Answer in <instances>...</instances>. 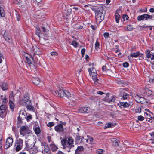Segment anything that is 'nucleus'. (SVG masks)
Instances as JSON below:
<instances>
[{
    "mask_svg": "<svg viewBox=\"0 0 154 154\" xmlns=\"http://www.w3.org/2000/svg\"><path fill=\"white\" fill-rule=\"evenodd\" d=\"M74 140L71 137H68L67 140L66 138L63 139L61 141L62 148L68 152H70L71 149L74 147Z\"/></svg>",
    "mask_w": 154,
    "mask_h": 154,
    "instance_id": "nucleus-1",
    "label": "nucleus"
},
{
    "mask_svg": "<svg viewBox=\"0 0 154 154\" xmlns=\"http://www.w3.org/2000/svg\"><path fill=\"white\" fill-rule=\"evenodd\" d=\"M105 7L100 6L95 12V19L97 23H100L104 19L105 15Z\"/></svg>",
    "mask_w": 154,
    "mask_h": 154,
    "instance_id": "nucleus-2",
    "label": "nucleus"
},
{
    "mask_svg": "<svg viewBox=\"0 0 154 154\" xmlns=\"http://www.w3.org/2000/svg\"><path fill=\"white\" fill-rule=\"evenodd\" d=\"M52 93L54 95L57 97H63L64 98H68L73 101L72 100L71 94L68 91L63 89H59L57 91H52Z\"/></svg>",
    "mask_w": 154,
    "mask_h": 154,
    "instance_id": "nucleus-3",
    "label": "nucleus"
},
{
    "mask_svg": "<svg viewBox=\"0 0 154 154\" xmlns=\"http://www.w3.org/2000/svg\"><path fill=\"white\" fill-rule=\"evenodd\" d=\"M26 140L25 142L26 147L25 149L27 151H32V152L33 154L34 152H33V150H30L32 149L33 147H34L35 143L33 139L29 138L28 137H26ZM37 150H35L34 153H35L37 152Z\"/></svg>",
    "mask_w": 154,
    "mask_h": 154,
    "instance_id": "nucleus-4",
    "label": "nucleus"
},
{
    "mask_svg": "<svg viewBox=\"0 0 154 154\" xmlns=\"http://www.w3.org/2000/svg\"><path fill=\"white\" fill-rule=\"evenodd\" d=\"M20 134L23 136H27V137H33L31 131L29 127L26 125L21 126L20 128Z\"/></svg>",
    "mask_w": 154,
    "mask_h": 154,
    "instance_id": "nucleus-5",
    "label": "nucleus"
},
{
    "mask_svg": "<svg viewBox=\"0 0 154 154\" xmlns=\"http://www.w3.org/2000/svg\"><path fill=\"white\" fill-rule=\"evenodd\" d=\"M128 90V89L127 88H120L119 89L120 95L122 97L121 98V99L127 100L129 98V94L127 93Z\"/></svg>",
    "mask_w": 154,
    "mask_h": 154,
    "instance_id": "nucleus-6",
    "label": "nucleus"
},
{
    "mask_svg": "<svg viewBox=\"0 0 154 154\" xmlns=\"http://www.w3.org/2000/svg\"><path fill=\"white\" fill-rule=\"evenodd\" d=\"M152 16L151 15L144 14L143 15L139 16L137 17V20L139 21H140L143 20H147L148 19H152Z\"/></svg>",
    "mask_w": 154,
    "mask_h": 154,
    "instance_id": "nucleus-7",
    "label": "nucleus"
},
{
    "mask_svg": "<svg viewBox=\"0 0 154 154\" xmlns=\"http://www.w3.org/2000/svg\"><path fill=\"white\" fill-rule=\"evenodd\" d=\"M30 101L29 100V97L28 94L26 93L23 96V97L22 98V100L20 101V103L21 104H26V103Z\"/></svg>",
    "mask_w": 154,
    "mask_h": 154,
    "instance_id": "nucleus-8",
    "label": "nucleus"
},
{
    "mask_svg": "<svg viewBox=\"0 0 154 154\" xmlns=\"http://www.w3.org/2000/svg\"><path fill=\"white\" fill-rule=\"evenodd\" d=\"M42 145L44 147V149L42 153L44 154H50L51 150L48 145L45 142L42 143Z\"/></svg>",
    "mask_w": 154,
    "mask_h": 154,
    "instance_id": "nucleus-9",
    "label": "nucleus"
},
{
    "mask_svg": "<svg viewBox=\"0 0 154 154\" xmlns=\"http://www.w3.org/2000/svg\"><path fill=\"white\" fill-rule=\"evenodd\" d=\"M6 108L7 106L5 105H2L0 106V116L1 117L3 118L6 116Z\"/></svg>",
    "mask_w": 154,
    "mask_h": 154,
    "instance_id": "nucleus-10",
    "label": "nucleus"
},
{
    "mask_svg": "<svg viewBox=\"0 0 154 154\" xmlns=\"http://www.w3.org/2000/svg\"><path fill=\"white\" fill-rule=\"evenodd\" d=\"M108 94H105V97L103 98V100L106 101L110 103L111 102H114L115 100V98L112 96L111 98H109Z\"/></svg>",
    "mask_w": 154,
    "mask_h": 154,
    "instance_id": "nucleus-11",
    "label": "nucleus"
},
{
    "mask_svg": "<svg viewBox=\"0 0 154 154\" xmlns=\"http://www.w3.org/2000/svg\"><path fill=\"white\" fill-rule=\"evenodd\" d=\"M54 129L55 131L58 132H63L64 131V128L63 125L60 124H59L55 126Z\"/></svg>",
    "mask_w": 154,
    "mask_h": 154,
    "instance_id": "nucleus-12",
    "label": "nucleus"
},
{
    "mask_svg": "<svg viewBox=\"0 0 154 154\" xmlns=\"http://www.w3.org/2000/svg\"><path fill=\"white\" fill-rule=\"evenodd\" d=\"M13 143V139L11 137L8 138L6 140V146L7 147L6 148H8L10 147L11 146H12Z\"/></svg>",
    "mask_w": 154,
    "mask_h": 154,
    "instance_id": "nucleus-13",
    "label": "nucleus"
},
{
    "mask_svg": "<svg viewBox=\"0 0 154 154\" xmlns=\"http://www.w3.org/2000/svg\"><path fill=\"white\" fill-rule=\"evenodd\" d=\"M26 112L23 110H21L19 113V116L23 119L24 120L26 118Z\"/></svg>",
    "mask_w": 154,
    "mask_h": 154,
    "instance_id": "nucleus-14",
    "label": "nucleus"
},
{
    "mask_svg": "<svg viewBox=\"0 0 154 154\" xmlns=\"http://www.w3.org/2000/svg\"><path fill=\"white\" fill-rule=\"evenodd\" d=\"M84 149V148L82 146H78L75 150V154H81L82 152Z\"/></svg>",
    "mask_w": 154,
    "mask_h": 154,
    "instance_id": "nucleus-15",
    "label": "nucleus"
},
{
    "mask_svg": "<svg viewBox=\"0 0 154 154\" xmlns=\"http://www.w3.org/2000/svg\"><path fill=\"white\" fill-rule=\"evenodd\" d=\"M130 55L131 57H142V58H143V57L142 56L143 54L140 53L139 51L137 52L136 53H131L130 54Z\"/></svg>",
    "mask_w": 154,
    "mask_h": 154,
    "instance_id": "nucleus-16",
    "label": "nucleus"
},
{
    "mask_svg": "<svg viewBox=\"0 0 154 154\" xmlns=\"http://www.w3.org/2000/svg\"><path fill=\"white\" fill-rule=\"evenodd\" d=\"M32 80L33 83L35 85H38L40 83V80L38 78L33 77L32 78Z\"/></svg>",
    "mask_w": 154,
    "mask_h": 154,
    "instance_id": "nucleus-17",
    "label": "nucleus"
},
{
    "mask_svg": "<svg viewBox=\"0 0 154 154\" xmlns=\"http://www.w3.org/2000/svg\"><path fill=\"white\" fill-rule=\"evenodd\" d=\"M88 109V108L87 107H80L79 109V112L82 113H86Z\"/></svg>",
    "mask_w": 154,
    "mask_h": 154,
    "instance_id": "nucleus-18",
    "label": "nucleus"
},
{
    "mask_svg": "<svg viewBox=\"0 0 154 154\" xmlns=\"http://www.w3.org/2000/svg\"><path fill=\"white\" fill-rule=\"evenodd\" d=\"M116 125V124L115 123H114L113 122H110L106 123L105 127L104 128V129H106L108 128H112L113 127L115 126Z\"/></svg>",
    "mask_w": 154,
    "mask_h": 154,
    "instance_id": "nucleus-19",
    "label": "nucleus"
},
{
    "mask_svg": "<svg viewBox=\"0 0 154 154\" xmlns=\"http://www.w3.org/2000/svg\"><path fill=\"white\" fill-rule=\"evenodd\" d=\"M9 105L11 111L13 112L15 107V105L13 101L9 100Z\"/></svg>",
    "mask_w": 154,
    "mask_h": 154,
    "instance_id": "nucleus-20",
    "label": "nucleus"
},
{
    "mask_svg": "<svg viewBox=\"0 0 154 154\" xmlns=\"http://www.w3.org/2000/svg\"><path fill=\"white\" fill-rule=\"evenodd\" d=\"M143 93L145 95H146L148 96L151 95L152 94V91L148 88H146L145 89L144 92Z\"/></svg>",
    "mask_w": 154,
    "mask_h": 154,
    "instance_id": "nucleus-21",
    "label": "nucleus"
},
{
    "mask_svg": "<svg viewBox=\"0 0 154 154\" xmlns=\"http://www.w3.org/2000/svg\"><path fill=\"white\" fill-rule=\"evenodd\" d=\"M28 104L26 103L24 104H22V105H23L25 106L28 109L31 110H32L33 109V107L32 106V105H30V103H31L30 101H29L28 102Z\"/></svg>",
    "mask_w": 154,
    "mask_h": 154,
    "instance_id": "nucleus-22",
    "label": "nucleus"
},
{
    "mask_svg": "<svg viewBox=\"0 0 154 154\" xmlns=\"http://www.w3.org/2000/svg\"><path fill=\"white\" fill-rule=\"evenodd\" d=\"M0 87L3 91L7 90L8 88V85L5 82H3L1 85H0Z\"/></svg>",
    "mask_w": 154,
    "mask_h": 154,
    "instance_id": "nucleus-23",
    "label": "nucleus"
},
{
    "mask_svg": "<svg viewBox=\"0 0 154 154\" xmlns=\"http://www.w3.org/2000/svg\"><path fill=\"white\" fill-rule=\"evenodd\" d=\"M92 78L95 84H97L99 83V80L97 78V75H94L93 74L92 75Z\"/></svg>",
    "mask_w": 154,
    "mask_h": 154,
    "instance_id": "nucleus-24",
    "label": "nucleus"
},
{
    "mask_svg": "<svg viewBox=\"0 0 154 154\" xmlns=\"http://www.w3.org/2000/svg\"><path fill=\"white\" fill-rule=\"evenodd\" d=\"M23 140L21 139L20 138L17 141L15 145L16 146V145H20L21 146H23Z\"/></svg>",
    "mask_w": 154,
    "mask_h": 154,
    "instance_id": "nucleus-25",
    "label": "nucleus"
},
{
    "mask_svg": "<svg viewBox=\"0 0 154 154\" xmlns=\"http://www.w3.org/2000/svg\"><path fill=\"white\" fill-rule=\"evenodd\" d=\"M145 54H146V58H149L152 57V54L150 53V51L149 50H147L145 51Z\"/></svg>",
    "mask_w": 154,
    "mask_h": 154,
    "instance_id": "nucleus-26",
    "label": "nucleus"
},
{
    "mask_svg": "<svg viewBox=\"0 0 154 154\" xmlns=\"http://www.w3.org/2000/svg\"><path fill=\"white\" fill-rule=\"evenodd\" d=\"M50 146L53 152L56 151L58 149L57 146L55 144H51Z\"/></svg>",
    "mask_w": 154,
    "mask_h": 154,
    "instance_id": "nucleus-27",
    "label": "nucleus"
},
{
    "mask_svg": "<svg viewBox=\"0 0 154 154\" xmlns=\"http://www.w3.org/2000/svg\"><path fill=\"white\" fill-rule=\"evenodd\" d=\"M5 11L2 7L0 6V16L1 17H4L5 16Z\"/></svg>",
    "mask_w": 154,
    "mask_h": 154,
    "instance_id": "nucleus-28",
    "label": "nucleus"
},
{
    "mask_svg": "<svg viewBox=\"0 0 154 154\" xmlns=\"http://www.w3.org/2000/svg\"><path fill=\"white\" fill-rule=\"evenodd\" d=\"M26 60H27V63L29 64H30L32 63V60H33V58L30 55L29 57H28V59H26Z\"/></svg>",
    "mask_w": 154,
    "mask_h": 154,
    "instance_id": "nucleus-29",
    "label": "nucleus"
},
{
    "mask_svg": "<svg viewBox=\"0 0 154 154\" xmlns=\"http://www.w3.org/2000/svg\"><path fill=\"white\" fill-rule=\"evenodd\" d=\"M9 100H11V101H13L14 100V96L13 91H11L9 95Z\"/></svg>",
    "mask_w": 154,
    "mask_h": 154,
    "instance_id": "nucleus-30",
    "label": "nucleus"
},
{
    "mask_svg": "<svg viewBox=\"0 0 154 154\" xmlns=\"http://www.w3.org/2000/svg\"><path fill=\"white\" fill-rule=\"evenodd\" d=\"M120 105L122 106H123L124 107H128L129 106V105L127 102H120Z\"/></svg>",
    "mask_w": 154,
    "mask_h": 154,
    "instance_id": "nucleus-31",
    "label": "nucleus"
},
{
    "mask_svg": "<svg viewBox=\"0 0 154 154\" xmlns=\"http://www.w3.org/2000/svg\"><path fill=\"white\" fill-rule=\"evenodd\" d=\"M133 29V28L131 25H129L126 26L125 28V30L127 31H132Z\"/></svg>",
    "mask_w": 154,
    "mask_h": 154,
    "instance_id": "nucleus-32",
    "label": "nucleus"
},
{
    "mask_svg": "<svg viewBox=\"0 0 154 154\" xmlns=\"http://www.w3.org/2000/svg\"><path fill=\"white\" fill-rule=\"evenodd\" d=\"M34 129L36 134H38L40 133L41 130L39 127H36L35 128H34Z\"/></svg>",
    "mask_w": 154,
    "mask_h": 154,
    "instance_id": "nucleus-33",
    "label": "nucleus"
},
{
    "mask_svg": "<svg viewBox=\"0 0 154 154\" xmlns=\"http://www.w3.org/2000/svg\"><path fill=\"white\" fill-rule=\"evenodd\" d=\"M115 17L116 22L117 23H118L119 22V20L120 16L117 13H115Z\"/></svg>",
    "mask_w": 154,
    "mask_h": 154,
    "instance_id": "nucleus-34",
    "label": "nucleus"
},
{
    "mask_svg": "<svg viewBox=\"0 0 154 154\" xmlns=\"http://www.w3.org/2000/svg\"><path fill=\"white\" fill-rule=\"evenodd\" d=\"M145 114L147 116L146 117L147 119H149V118L151 117V114L153 115V114L150 111H148V113L147 112H145Z\"/></svg>",
    "mask_w": 154,
    "mask_h": 154,
    "instance_id": "nucleus-35",
    "label": "nucleus"
},
{
    "mask_svg": "<svg viewBox=\"0 0 154 154\" xmlns=\"http://www.w3.org/2000/svg\"><path fill=\"white\" fill-rule=\"evenodd\" d=\"M113 142L114 145L115 146H117L118 145V140H117L115 138H113L111 140Z\"/></svg>",
    "mask_w": 154,
    "mask_h": 154,
    "instance_id": "nucleus-36",
    "label": "nucleus"
},
{
    "mask_svg": "<svg viewBox=\"0 0 154 154\" xmlns=\"http://www.w3.org/2000/svg\"><path fill=\"white\" fill-rule=\"evenodd\" d=\"M16 151H19L21 150L23 147V146H21L20 145H16Z\"/></svg>",
    "mask_w": 154,
    "mask_h": 154,
    "instance_id": "nucleus-37",
    "label": "nucleus"
},
{
    "mask_svg": "<svg viewBox=\"0 0 154 154\" xmlns=\"http://www.w3.org/2000/svg\"><path fill=\"white\" fill-rule=\"evenodd\" d=\"M140 97L138 95H137L135 97V99L137 103H139L141 102L140 100Z\"/></svg>",
    "mask_w": 154,
    "mask_h": 154,
    "instance_id": "nucleus-38",
    "label": "nucleus"
},
{
    "mask_svg": "<svg viewBox=\"0 0 154 154\" xmlns=\"http://www.w3.org/2000/svg\"><path fill=\"white\" fill-rule=\"evenodd\" d=\"M3 37L4 38V39L6 41H8L9 40H10L11 38L10 36H6L5 35V34H4L3 35Z\"/></svg>",
    "mask_w": 154,
    "mask_h": 154,
    "instance_id": "nucleus-39",
    "label": "nucleus"
},
{
    "mask_svg": "<svg viewBox=\"0 0 154 154\" xmlns=\"http://www.w3.org/2000/svg\"><path fill=\"white\" fill-rule=\"evenodd\" d=\"M3 97V95L1 96V98L2 99L3 102L4 103H7L8 101V100H7V98L6 97H4V98H2Z\"/></svg>",
    "mask_w": 154,
    "mask_h": 154,
    "instance_id": "nucleus-40",
    "label": "nucleus"
},
{
    "mask_svg": "<svg viewBox=\"0 0 154 154\" xmlns=\"http://www.w3.org/2000/svg\"><path fill=\"white\" fill-rule=\"evenodd\" d=\"M83 28L82 26L76 24L75 25V28L77 29H82Z\"/></svg>",
    "mask_w": 154,
    "mask_h": 154,
    "instance_id": "nucleus-41",
    "label": "nucleus"
},
{
    "mask_svg": "<svg viewBox=\"0 0 154 154\" xmlns=\"http://www.w3.org/2000/svg\"><path fill=\"white\" fill-rule=\"evenodd\" d=\"M35 34L39 37H40V35L41 33V30L39 29H36V30Z\"/></svg>",
    "mask_w": 154,
    "mask_h": 154,
    "instance_id": "nucleus-42",
    "label": "nucleus"
},
{
    "mask_svg": "<svg viewBox=\"0 0 154 154\" xmlns=\"http://www.w3.org/2000/svg\"><path fill=\"white\" fill-rule=\"evenodd\" d=\"M71 11L72 10L71 9H67L66 11V15H69L71 14Z\"/></svg>",
    "mask_w": 154,
    "mask_h": 154,
    "instance_id": "nucleus-43",
    "label": "nucleus"
},
{
    "mask_svg": "<svg viewBox=\"0 0 154 154\" xmlns=\"http://www.w3.org/2000/svg\"><path fill=\"white\" fill-rule=\"evenodd\" d=\"M23 54L24 55V56L25 57L26 59H28V57H29L31 55L26 53L25 52H24L23 53Z\"/></svg>",
    "mask_w": 154,
    "mask_h": 154,
    "instance_id": "nucleus-44",
    "label": "nucleus"
},
{
    "mask_svg": "<svg viewBox=\"0 0 154 154\" xmlns=\"http://www.w3.org/2000/svg\"><path fill=\"white\" fill-rule=\"evenodd\" d=\"M93 138L91 137L90 138H89L86 141L89 143H91L93 142Z\"/></svg>",
    "mask_w": 154,
    "mask_h": 154,
    "instance_id": "nucleus-45",
    "label": "nucleus"
},
{
    "mask_svg": "<svg viewBox=\"0 0 154 154\" xmlns=\"http://www.w3.org/2000/svg\"><path fill=\"white\" fill-rule=\"evenodd\" d=\"M95 48L96 49H98V48H99V46H100V44L99 42H98L97 40L96 42V43L95 44Z\"/></svg>",
    "mask_w": 154,
    "mask_h": 154,
    "instance_id": "nucleus-46",
    "label": "nucleus"
},
{
    "mask_svg": "<svg viewBox=\"0 0 154 154\" xmlns=\"http://www.w3.org/2000/svg\"><path fill=\"white\" fill-rule=\"evenodd\" d=\"M137 119L139 121H142L144 120V117L140 115V116H138Z\"/></svg>",
    "mask_w": 154,
    "mask_h": 154,
    "instance_id": "nucleus-47",
    "label": "nucleus"
},
{
    "mask_svg": "<svg viewBox=\"0 0 154 154\" xmlns=\"http://www.w3.org/2000/svg\"><path fill=\"white\" fill-rule=\"evenodd\" d=\"M54 125V122H49L47 124V126L49 127H51L53 126Z\"/></svg>",
    "mask_w": 154,
    "mask_h": 154,
    "instance_id": "nucleus-48",
    "label": "nucleus"
},
{
    "mask_svg": "<svg viewBox=\"0 0 154 154\" xmlns=\"http://www.w3.org/2000/svg\"><path fill=\"white\" fill-rule=\"evenodd\" d=\"M72 44L75 47H77L78 43L74 40L72 41Z\"/></svg>",
    "mask_w": 154,
    "mask_h": 154,
    "instance_id": "nucleus-49",
    "label": "nucleus"
},
{
    "mask_svg": "<svg viewBox=\"0 0 154 154\" xmlns=\"http://www.w3.org/2000/svg\"><path fill=\"white\" fill-rule=\"evenodd\" d=\"M106 59L107 60H109L110 62H112L113 60V58H112L111 57H108L106 56Z\"/></svg>",
    "mask_w": 154,
    "mask_h": 154,
    "instance_id": "nucleus-50",
    "label": "nucleus"
},
{
    "mask_svg": "<svg viewBox=\"0 0 154 154\" xmlns=\"http://www.w3.org/2000/svg\"><path fill=\"white\" fill-rule=\"evenodd\" d=\"M85 52V48H83L81 49V54L82 55V57H83Z\"/></svg>",
    "mask_w": 154,
    "mask_h": 154,
    "instance_id": "nucleus-51",
    "label": "nucleus"
},
{
    "mask_svg": "<svg viewBox=\"0 0 154 154\" xmlns=\"http://www.w3.org/2000/svg\"><path fill=\"white\" fill-rule=\"evenodd\" d=\"M27 121L28 122L30 121V120L32 119V116L31 115L29 114L27 117L26 116Z\"/></svg>",
    "mask_w": 154,
    "mask_h": 154,
    "instance_id": "nucleus-52",
    "label": "nucleus"
},
{
    "mask_svg": "<svg viewBox=\"0 0 154 154\" xmlns=\"http://www.w3.org/2000/svg\"><path fill=\"white\" fill-rule=\"evenodd\" d=\"M129 64L127 62H125L123 63V66L124 67H128L129 66Z\"/></svg>",
    "mask_w": 154,
    "mask_h": 154,
    "instance_id": "nucleus-53",
    "label": "nucleus"
},
{
    "mask_svg": "<svg viewBox=\"0 0 154 154\" xmlns=\"http://www.w3.org/2000/svg\"><path fill=\"white\" fill-rule=\"evenodd\" d=\"M103 152V150L101 149H98L97 150V153L99 154H102Z\"/></svg>",
    "mask_w": 154,
    "mask_h": 154,
    "instance_id": "nucleus-54",
    "label": "nucleus"
},
{
    "mask_svg": "<svg viewBox=\"0 0 154 154\" xmlns=\"http://www.w3.org/2000/svg\"><path fill=\"white\" fill-rule=\"evenodd\" d=\"M122 18L124 20H127L129 18V17L127 15H124L123 16Z\"/></svg>",
    "mask_w": 154,
    "mask_h": 154,
    "instance_id": "nucleus-55",
    "label": "nucleus"
},
{
    "mask_svg": "<svg viewBox=\"0 0 154 154\" xmlns=\"http://www.w3.org/2000/svg\"><path fill=\"white\" fill-rule=\"evenodd\" d=\"M102 71L103 72H106L108 69H106V67L105 66H104L102 68Z\"/></svg>",
    "mask_w": 154,
    "mask_h": 154,
    "instance_id": "nucleus-56",
    "label": "nucleus"
},
{
    "mask_svg": "<svg viewBox=\"0 0 154 154\" xmlns=\"http://www.w3.org/2000/svg\"><path fill=\"white\" fill-rule=\"evenodd\" d=\"M141 109L140 108L136 109L135 110V111L136 113H140L141 112Z\"/></svg>",
    "mask_w": 154,
    "mask_h": 154,
    "instance_id": "nucleus-57",
    "label": "nucleus"
},
{
    "mask_svg": "<svg viewBox=\"0 0 154 154\" xmlns=\"http://www.w3.org/2000/svg\"><path fill=\"white\" fill-rule=\"evenodd\" d=\"M104 36L106 38H108L109 36V34L108 32H105L103 34Z\"/></svg>",
    "mask_w": 154,
    "mask_h": 154,
    "instance_id": "nucleus-58",
    "label": "nucleus"
},
{
    "mask_svg": "<svg viewBox=\"0 0 154 154\" xmlns=\"http://www.w3.org/2000/svg\"><path fill=\"white\" fill-rule=\"evenodd\" d=\"M81 136H79V134H77L76 135V140H79L81 139Z\"/></svg>",
    "mask_w": 154,
    "mask_h": 154,
    "instance_id": "nucleus-59",
    "label": "nucleus"
},
{
    "mask_svg": "<svg viewBox=\"0 0 154 154\" xmlns=\"http://www.w3.org/2000/svg\"><path fill=\"white\" fill-rule=\"evenodd\" d=\"M139 100L141 102H139V103H143V102L144 100V98L143 97H140V99Z\"/></svg>",
    "mask_w": 154,
    "mask_h": 154,
    "instance_id": "nucleus-60",
    "label": "nucleus"
},
{
    "mask_svg": "<svg viewBox=\"0 0 154 154\" xmlns=\"http://www.w3.org/2000/svg\"><path fill=\"white\" fill-rule=\"evenodd\" d=\"M17 119L18 122L19 123H22V120L23 119H22V118H21L19 116L17 118Z\"/></svg>",
    "mask_w": 154,
    "mask_h": 154,
    "instance_id": "nucleus-61",
    "label": "nucleus"
},
{
    "mask_svg": "<svg viewBox=\"0 0 154 154\" xmlns=\"http://www.w3.org/2000/svg\"><path fill=\"white\" fill-rule=\"evenodd\" d=\"M51 55L52 56L57 55L58 54V53L55 52H52L51 53Z\"/></svg>",
    "mask_w": 154,
    "mask_h": 154,
    "instance_id": "nucleus-62",
    "label": "nucleus"
},
{
    "mask_svg": "<svg viewBox=\"0 0 154 154\" xmlns=\"http://www.w3.org/2000/svg\"><path fill=\"white\" fill-rule=\"evenodd\" d=\"M91 28L93 30H95L96 29V26L95 25H91Z\"/></svg>",
    "mask_w": 154,
    "mask_h": 154,
    "instance_id": "nucleus-63",
    "label": "nucleus"
},
{
    "mask_svg": "<svg viewBox=\"0 0 154 154\" xmlns=\"http://www.w3.org/2000/svg\"><path fill=\"white\" fill-rule=\"evenodd\" d=\"M57 154H66L64 153V152H63L60 151H58Z\"/></svg>",
    "mask_w": 154,
    "mask_h": 154,
    "instance_id": "nucleus-64",
    "label": "nucleus"
}]
</instances>
